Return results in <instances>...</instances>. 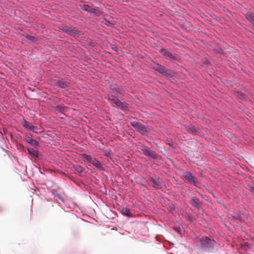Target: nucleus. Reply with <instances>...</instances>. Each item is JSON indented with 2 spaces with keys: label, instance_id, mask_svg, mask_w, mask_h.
<instances>
[{
  "label": "nucleus",
  "instance_id": "f257e3e1",
  "mask_svg": "<svg viewBox=\"0 0 254 254\" xmlns=\"http://www.w3.org/2000/svg\"><path fill=\"white\" fill-rule=\"evenodd\" d=\"M201 247L205 250L212 249L214 245V241L208 237L201 238L200 239Z\"/></svg>",
  "mask_w": 254,
  "mask_h": 254
},
{
  "label": "nucleus",
  "instance_id": "f03ea898",
  "mask_svg": "<svg viewBox=\"0 0 254 254\" xmlns=\"http://www.w3.org/2000/svg\"><path fill=\"white\" fill-rule=\"evenodd\" d=\"M130 124L137 131L142 134H144L147 132V129L145 127L140 123L133 122L130 123Z\"/></svg>",
  "mask_w": 254,
  "mask_h": 254
},
{
  "label": "nucleus",
  "instance_id": "7ed1b4c3",
  "mask_svg": "<svg viewBox=\"0 0 254 254\" xmlns=\"http://www.w3.org/2000/svg\"><path fill=\"white\" fill-rule=\"evenodd\" d=\"M144 154L146 156H150L153 158H157V154L155 151L151 150L148 147H145L142 149Z\"/></svg>",
  "mask_w": 254,
  "mask_h": 254
},
{
  "label": "nucleus",
  "instance_id": "20e7f679",
  "mask_svg": "<svg viewBox=\"0 0 254 254\" xmlns=\"http://www.w3.org/2000/svg\"><path fill=\"white\" fill-rule=\"evenodd\" d=\"M81 9L84 11H87L90 13H93L95 15H98V10L96 8H93L88 5L84 4L81 7Z\"/></svg>",
  "mask_w": 254,
  "mask_h": 254
},
{
  "label": "nucleus",
  "instance_id": "39448f33",
  "mask_svg": "<svg viewBox=\"0 0 254 254\" xmlns=\"http://www.w3.org/2000/svg\"><path fill=\"white\" fill-rule=\"evenodd\" d=\"M190 203L194 207L200 208L201 207V203L199 200L195 196L192 197Z\"/></svg>",
  "mask_w": 254,
  "mask_h": 254
},
{
  "label": "nucleus",
  "instance_id": "423d86ee",
  "mask_svg": "<svg viewBox=\"0 0 254 254\" xmlns=\"http://www.w3.org/2000/svg\"><path fill=\"white\" fill-rule=\"evenodd\" d=\"M91 164H92L93 166H94L96 168L100 170H103L104 168L102 166L101 163L97 160L96 158H93L91 161Z\"/></svg>",
  "mask_w": 254,
  "mask_h": 254
},
{
  "label": "nucleus",
  "instance_id": "0eeeda50",
  "mask_svg": "<svg viewBox=\"0 0 254 254\" xmlns=\"http://www.w3.org/2000/svg\"><path fill=\"white\" fill-rule=\"evenodd\" d=\"M161 53L162 54L165 56H166V58H169L170 59H173L174 58V56L172 55L171 53L168 52V51L166 49H162L161 50Z\"/></svg>",
  "mask_w": 254,
  "mask_h": 254
},
{
  "label": "nucleus",
  "instance_id": "6e6552de",
  "mask_svg": "<svg viewBox=\"0 0 254 254\" xmlns=\"http://www.w3.org/2000/svg\"><path fill=\"white\" fill-rule=\"evenodd\" d=\"M154 68L161 73L165 74L166 72L165 68L159 64H156Z\"/></svg>",
  "mask_w": 254,
  "mask_h": 254
},
{
  "label": "nucleus",
  "instance_id": "1a4fd4ad",
  "mask_svg": "<svg viewBox=\"0 0 254 254\" xmlns=\"http://www.w3.org/2000/svg\"><path fill=\"white\" fill-rule=\"evenodd\" d=\"M26 141L32 145H38V143L34 139L32 138L29 136H26L25 137Z\"/></svg>",
  "mask_w": 254,
  "mask_h": 254
},
{
  "label": "nucleus",
  "instance_id": "9d476101",
  "mask_svg": "<svg viewBox=\"0 0 254 254\" xmlns=\"http://www.w3.org/2000/svg\"><path fill=\"white\" fill-rule=\"evenodd\" d=\"M28 153L32 157H38L39 153L37 151L34 150L33 148H27Z\"/></svg>",
  "mask_w": 254,
  "mask_h": 254
},
{
  "label": "nucleus",
  "instance_id": "9b49d317",
  "mask_svg": "<svg viewBox=\"0 0 254 254\" xmlns=\"http://www.w3.org/2000/svg\"><path fill=\"white\" fill-rule=\"evenodd\" d=\"M247 19L254 26V14L251 12L246 14Z\"/></svg>",
  "mask_w": 254,
  "mask_h": 254
},
{
  "label": "nucleus",
  "instance_id": "f8f14e48",
  "mask_svg": "<svg viewBox=\"0 0 254 254\" xmlns=\"http://www.w3.org/2000/svg\"><path fill=\"white\" fill-rule=\"evenodd\" d=\"M68 84V82H67L66 81H63V80H59L56 83L57 86H58L61 88H64L67 87Z\"/></svg>",
  "mask_w": 254,
  "mask_h": 254
},
{
  "label": "nucleus",
  "instance_id": "ddd939ff",
  "mask_svg": "<svg viewBox=\"0 0 254 254\" xmlns=\"http://www.w3.org/2000/svg\"><path fill=\"white\" fill-rule=\"evenodd\" d=\"M109 99L112 101L114 103H115V104L117 106L118 104H120V100L118 99V98H117L116 97L113 96V95H110L109 96Z\"/></svg>",
  "mask_w": 254,
  "mask_h": 254
},
{
  "label": "nucleus",
  "instance_id": "4468645a",
  "mask_svg": "<svg viewBox=\"0 0 254 254\" xmlns=\"http://www.w3.org/2000/svg\"><path fill=\"white\" fill-rule=\"evenodd\" d=\"M118 106L120 107L121 109L123 110H128V105L125 102H122L120 101V104L117 105Z\"/></svg>",
  "mask_w": 254,
  "mask_h": 254
},
{
  "label": "nucleus",
  "instance_id": "2eb2a0df",
  "mask_svg": "<svg viewBox=\"0 0 254 254\" xmlns=\"http://www.w3.org/2000/svg\"><path fill=\"white\" fill-rule=\"evenodd\" d=\"M22 124L23 126L24 127L26 128L27 129L29 130H31L32 128V127L33 125L29 124L28 122L26 121L25 120H23L22 122Z\"/></svg>",
  "mask_w": 254,
  "mask_h": 254
},
{
  "label": "nucleus",
  "instance_id": "dca6fc26",
  "mask_svg": "<svg viewBox=\"0 0 254 254\" xmlns=\"http://www.w3.org/2000/svg\"><path fill=\"white\" fill-rule=\"evenodd\" d=\"M55 108L56 111L61 113H63L66 110V108L63 105H58Z\"/></svg>",
  "mask_w": 254,
  "mask_h": 254
},
{
  "label": "nucleus",
  "instance_id": "f3484780",
  "mask_svg": "<svg viewBox=\"0 0 254 254\" xmlns=\"http://www.w3.org/2000/svg\"><path fill=\"white\" fill-rule=\"evenodd\" d=\"M185 177L186 179H187L188 180L191 181V182H195L194 178L192 176V174L189 172H187L186 173Z\"/></svg>",
  "mask_w": 254,
  "mask_h": 254
},
{
  "label": "nucleus",
  "instance_id": "a211bd4d",
  "mask_svg": "<svg viewBox=\"0 0 254 254\" xmlns=\"http://www.w3.org/2000/svg\"><path fill=\"white\" fill-rule=\"evenodd\" d=\"M123 213L125 215H126L128 217H132V215L130 212L129 210L127 208H124L123 209Z\"/></svg>",
  "mask_w": 254,
  "mask_h": 254
},
{
  "label": "nucleus",
  "instance_id": "6ab92c4d",
  "mask_svg": "<svg viewBox=\"0 0 254 254\" xmlns=\"http://www.w3.org/2000/svg\"><path fill=\"white\" fill-rule=\"evenodd\" d=\"M73 168L74 170L78 173H80L83 171V168L79 165H73Z\"/></svg>",
  "mask_w": 254,
  "mask_h": 254
},
{
  "label": "nucleus",
  "instance_id": "aec40b11",
  "mask_svg": "<svg viewBox=\"0 0 254 254\" xmlns=\"http://www.w3.org/2000/svg\"><path fill=\"white\" fill-rule=\"evenodd\" d=\"M187 131L191 133H195L196 132V130L195 128L193 126L188 127H187Z\"/></svg>",
  "mask_w": 254,
  "mask_h": 254
},
{
  "label": "nucleus",
  "instance_id": "412c9836",
  "mask_svg": "<svg viewBox=\"0 0 254 254\" xmlns=\"http://www.w3.org/2000/svg\"><path fill=\"white\" fill-rule=\"evenodd\" d=\"M64 30H65L66 33L70 35H73L75 34L76 31L75 29H71L69 28H66Z\"/></svg>",
  "mask_w": 254,
  "mask_h": 254
},
{
  "label": "nucleus",
  "instance_id": "4be33fe9",
  "mask_svg": "<svg viewBox=\"0 0 254 254\" xmlns=\"http://www.w3.org/2000/svg\"><path fill=\"white\" fill-rule=\"evenodd\" d=\"M82 156H83V157L84 158H85L89 163H91V161L92 160V159L93 158L90 155H88L85 154H82Z\"/></svg>",
  "mask_w": 254,
  "mask_h": 254
},
{
  "label": "nucleus",
  "instance_id": "5701e85b",
  "mask_svg": "<svg viewBox=\"0 0 254 254\" xmlns=\"http://www.w3.org/2000/svg\"><path fill=\"white\" fill-rule=\"evenodd\" d=\"M32 131L33 132L37 133L38 132V129L37 127H35L34 126H32L31 129L30 130Z\"/></svg>",
  "mask_w": 254,
  "mask_h": 254
},
{
  "label": "nucleus",
  "instance_id": "b1692460",
  "mask_svg": "<svg viewBox=\"0 0 254 254\" xmlns=\"http://www.w3.org/2000/svg\"><path fill=\"white\" fill-rule=\"evenodd\" d=\"M111 154V151L110 150H106L105 151V154L107 156H109Z\"/></svg>",
  "mask_w": 254,
  "mask_h": 254
},
{
  "label": "nucleus",
  "instance_id": "393cba45",
  "mask_svg": "<svg viewBox=\"0 0 254 254\" xmlns=\"http://www.w3.org/2000/svg\"><path fill=\"white\" fill-rule=\"evenodd\" d=\"M56 195L59 199L61 200L63 202L64 201V199L61 197V196L59 194L56 193Z\"/></svg>",
  "mask_w": 254,
  "mask_h": 254
},
{
  "label": "nucleus",
  "instance_id": "a878e982",
  "mask_svg": "<svg viewBox=\"0 0 254 254\" xmlns=\"http://www.w3.org/2000/svg\"><path fill=\"white\" fill-rule=\"evenodd\" d=\"M153 184H154L155 186H158L159 185V183L157 182L155 180H153Z\"/></svg>",
  "mask_w": 254,
  "mask_h": 254
},
{
  "label": "nucleus",
  "instance_id": "bb28decb",
  "mask_svg": "<svg viewBox=\"0 0 254 254\" xmlns=\"http://www.w3.org/2000/svg\"><path fill=\"white\" fill-rule=\"evenodd\" d=\"M116 49H117V48H113V50H116Z\"/></svg>",
  "mask_w": 254,
  "mask_h": 254
},
{
  "label": "nucleus",
  "instance_id": "cd10ccee",
  "mask_svg": "<svg viewBox=\"0 0 254 254\" xmlns=\"http://www.w3.org/2000/svg\"><path fill=\"white\" fill-rule=\"evenodd\" d=\"M116 49H117V48H113V50H116Z\"/></svg>",
  "mask_w": 254,
  "mask_h": 254
},
{
  "label": "nucleus",
  "instance_id": "c85d7f7f",
  "mask_svg": "<svg viewBox=\"0 0 254 254\" xmlns=\"http://www.w3.org/2000/svg\"><path fill=\"white\" fill-rule=\"evenodd\" d=\"M116 49H117V48H113V50H116Z\"/></svg>",
  "mask_w": 254,
  "mask_h": 254
}]
</instances>
